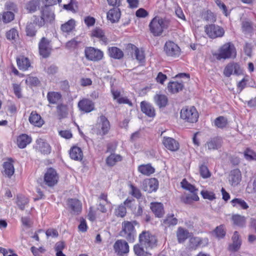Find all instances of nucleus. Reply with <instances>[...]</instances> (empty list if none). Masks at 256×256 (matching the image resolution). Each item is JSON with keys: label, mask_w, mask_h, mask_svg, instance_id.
I'll use <instances>...</instances> for the list:
<instances>
[{"label": "nucleus", "mask_w": 256, "mask_h": 256, "mask_svg": "<svg viewBox=\"0 0 256 256\" xmlns=\"http://www.w3.org/2000/svg\"><path fill=\"white\" fill-rule=\"evenodd\" d=\"M108 53L110 57L115 59H120L124 56L122 50L114 46L108 48Z\"/></svg>", "instance_id": "nucleus-39"}, {"label": "nucleus", "mask_w": 256, "mask_h": 256, "mask_svg": "<svg viewBox=\"0 0 256 256\" xmlns=\"http://www.w3.org/2000/svg\"><path fill=\"white\" fill-rule=\"evenodd\" d=\"M241 180V172L238 169H234L230 172L229 182L232 186L238 185Z\"/></svg>", "instance_id": "nucleus-24"}, {"label": "nucleus", "mask_w": 256, "mask_h": 256, "mask_svg": "<svg viewBox=\"0 0 256 256\" xmlns=\"http://www.w3.org/2000/svg\"><path fill=\"white\" fill-rule=\"evenodd\" d=\"M46 98L50 104H58L62 102V96L60 92H49L47 94Z\"/></svg>", "instance_id": "nucleus-23"}, {"label": "nucleus", "mask_w": 256, "mask_h": 256, "mask_svg": "<svg viewBox=\"0 0 256 256\" xmlns=\"http://www.w3.org/2000/svg\"><path fill=\"white\" fill-rule=\"evenodd\" d=\"M234 224L240 227H244L246 226V218L239 214H235L232 216Z\"/></svg>", "instance_id": "nucleus-43"}, {"label": "nucleus", "mask_w": 256, "mask_h": 256, "mask_svg": "<svg viewBox=\"0 0 256 256\" xmlns=\"http://www.w3.org/2000/svg\"><path fill=\"white\" fill-rule=\"evenodd\" d=\"M242 72L240 65L234 62L227 64L224 70V74L226 77H230L232 74L239 75Z\"/></svg>", "instance_id": "nucleus-16"}, {"label": "nucleus", "mask_w": 256, "mask_h": 256, "mask_svg": "<svg viewBox=\"0 0 256 256\" xmlns=\"http://www.w3.org/2000/svg\"><path fill=\"white\" fill-rule=\"evenodd\" d=\"M154 102L158 107H164L168 104V98L164 94H156L154 96Z\"/></svg>", "instance_id": "nucleus-33"}, {"label": "nucleus", "mask_w": 256, "mask_h": 256, "mask_svg": "<svg viewBox=\"0 0 256 256\" xmlns=\"http://www.w3.org/2000/svg\"><path fill=\"white\" fill-rule=\"evenodd\" d=\"M236 52L234 45L230 42H227L222 45L219 50L218 53L215 56L218 60L234 58Z\"/></svg>", "instance_id": "nucleus-4"}, {"label": "nucleus", "mask_w": 256, "mask_h": 256, "mask_svg": "<svg viewBox=\"0 0 256 256\" xmlns=\"http://www.w3.org/2000/svg\"><path fill=\"white\" fill-rule=\"evenodd\" d=\"M174 216V215L173 214L168 215L166 218L164 220L163 224L165 226L176 225L178 223V220Z\"/></svg>", "instance_id": "nucleus-46"}, {"label": "nucleus", "mask_w": 256, "mask_h": 256, "mask_svg": "<svg viewBox=\"0 0 256 256\" xmlns=\"http://www.w3.org/2000/svg\"><path fill=\"white\" fill-rule=\"evenodd\" d=\"M26 32L28 36H35L36 30L34 26V24L33 22L28 23L26 27Z\"/></svg>", "instance_id": "nucleus-52"}, {"label": "nucleus", "mask_w": 256, "mask_h": 256, "mask_svg": "<svg viewBox=\"0 0 256 256\" xmlns=\"http://www.w3.org/2000/svg\"><path fill=\"white\" fill-rule=\"evenodd\" d=\"M6 38L9 40H14L18 36V32L15 28H12L6 34Z\"/></svg>", "instance_id": "nucleus-57"}, {"label": "nucleus", "mask_w": 256, "mask_h": 256, "mask_svg": "<svg viewBox=\"0 0 256 256\" xmlns=\"http://www.w3.org/2000/svg\"><path fill=\"white\" fill-rule=\"evenodd\" d=\"M138 225V223L134 220L132 222L124 221L122 223V230L120 232L121 236L125 238L130 242H134L136 232L134 226Z\"/></svg>", "instance_id": "nucleus-3"}, {"label": "nucleus", "mask_w": 256, "mask_h": 256, "mask_svg": "<svg viewBox=\"0 0 256 256\" xmlns=\"http://www.w3.org/2000/svg\"><path fill=\"white\" fill-rule=\"evenodd\" d=\"M242 30L244 32H250L252 30L251 23L248 22H242Z\"/></svg>", "instance_id": "nucleus-61"}, {"label": "nucleus", "mask_w": 256, "mask_h": 256, "mask_svg": "<svg viewBox=\"0 0 256 256\" xmlns=\"http://www.w3.org/2000/svg\"><path fill=\"white\" fill-rule=\"evenodd\" d=\"M244 158L248 161H256V152L247 148L244 152Z\"/></svg>", "instance_id": "nucleus-45"}, {"label": "nucleus", "mask_w": 256, "mask_h": 256, "mask_svg": "<svg viewBox=\"0 0 256 256\" xmlns=\"http://www.w3.org/2000/svg\"><path fill=\"white\" fill-rule=\"evenodd\" d=\"M14 18V14L10 11L4 12L0 14V20L5 24L12 22Z\"/></svg>", "instance_id": "nucleus-37"}, {"label": "nucleus", "mask_w": 256, "mask_h": 256, "mask_svg": "<svg viewBox=\"0 0 256 256\" xmlns=\"http://www.w3.org/2000/svg\"><path fill=\"white\" fill-rule=\"evenodd\" d=\"M58 174L56 170L52 168H48L44 176V183L50 187L54 186L58 183Z\"/></svg>", "instance_id": "nucleus-11"}, {"label": "nucleus", "mask_w": 256, "mask_h": 256, "mask_svg": "<svg viewBox=\"0 0 256 256\" xmlns=\"http://www.w3.org/2000/svg\"><path fill=\"white\" fill-rule=\"evenodd\" d=\"M164 51L168 56L176 57L180 53V50L178 46L172 41L166 42L164 46Z\"/></svg>", "instance_id": "nucleus-12"}, {"label": "nucleus", "mask_w": 256, "mask_h": 256, "mask_svg": "<svg viewBox=\"0 0 256 256\" xmlns=\"http://www.w3.org/2000/svg\"><path fill=\"white\" fill-rule=\"evenodd\" d=\"M90 36L92 38H97L102 44L106 45L108 44V38L105 35L104 31L100 28H96L91 32Z\"/></svg>", "instance_id": "nucleus-18"}, {"label": "nucleus", "mask_w": 256, "mask_h": 256, "mask_svg": "<svg viewBox=\"0 0 256 256\" xmlns=\"http://www.w3.org/2000/svg\"><path fill=\"white\" fill-rule=\"evenodd\" d=\"M84 22L87 26H92L96 22V19L94 17L88 16L84 18Z\"/></svg>", "instance_id": "nucleus-62"}, {"label": "nucleus", "mask_w": 256, "mask_h": 256, "mask_svg": "<svg viewBox=\"0 0 256 256\" xmlns=\"http://www.w3.org/2000/svg\"><path fill=\"white\" fill-rule=\"evenodd\" d=\"M169 21L159 17L154 18L150 22L149 26L150 32L154 36H159L163 31L168 28Z\"/></svg>", "instance_id": "nucleus-2"}, {"label": "nucleus", "mask_w": 256, "mask_h": 256, "mask_svg": "<svg viewBox=\"0 0 256 256\" xmlns=\"http://www.w3.org/2000/svg\"><path fill=\"white\" fill-rule=\"evenodd\" d=\"M200 194L204 199L212 200L216 198L215 194L212 192L203 190Z\"/></svg>", "instance_id": "nucleus-56"}, {"label": "nucleus", "mask_w": 256, "mask_h": 256, "mask_svg": "<svg viewBox=\"0 0 256 256\" xmlns=\"http://www.w3.org/2000/svg\"><path fill=\"white\" fill-rule=\"evenodd\" d=\"M70 158L75 160H81L83 158V152L82 149L76 146L72 147L70 150Z\"/></svg>", "instance_id": "nucleus-25"}, {"label": "nucleus", "mask_w": 256, "mask_h": 256, "mask_svg": "<svg viewBox=\"0 0 256 256\" xmlns=\"http://www.w3.org/2000/svg\"><path fill=\"white\" fill-rule=\"evenodd\" d=\"M150 209L157 217L161 218L164 214L163 204L161 202H152Z\"/></svg>", "instance_id": "nucleus-26"}, {"label": "nucleus", "mask_w": 256, "mask_h": 256, "mask_svg": "<svg viewBox=\"0 0 256 256\" xmlns=\"http://www.w3.org/2000/svg\"><path fill=\"white\" fill-rule=\"evenodd\" d=\"M180 114V118L188 122H196L198 118V114L194 106H186L182 108Z\"/></svg>", "instance_id": "nucleus-5"}, {"label": "nucleus", "mask_w": 256, "mask_h": 256, "mask_svg": "<svg viewBox=\"0 0 256 256\" xmlns=\"http://www.w3.org/2000/svg\"><path fill=\"white\" fill-rule=\"evenodd\" d=\"M114 248L118 255L122 256L129 252V246L124 240H120L116 242Z\"/></svg>", "instance_id": "nucleus-13"}, {"label": "nucleus", "mask_w": 256, "mask_h": 256, "mask_svg": "<svg viewBox=\"0 0 256 256\" xmlns=\"http://www.w3.org/2000/svg\"><path fill=\"white\" fill-rule=\"evenodd\" d=\"M190 248L196 250L198 246H204L208 244V238H202L199 237L190 238L189 240Z\"/></svg>", "instance_id": "nucleus-20"}, {"label": "nucleus", "mask_w": 256, "mask_h": 256, "mask_svg": "<svg viewBox=\"0 0 256 256\" xmlns=\"http://www.w3.org/2000/svg\"><path fill=\"white\" fill-rule=\"evenodd\" d=\"M84 54L87 60L94 62L100 60L104 56V52L102 50L93 47L86 48Z\"/></svg>", "instance_id": "nucleus-8"}, {"label": "nucleus", "mask_w": 256, "mask_h": 256, "mask_svg": "<svg viewBox=\"0 0 256 256\" xmlns=\"http://www.w3.org/2000/svg\"><path fill=\"white\" fill-rule=\"evenodd\" d=\"M98 210H94L92 207L90 208L88 217L90 221H94L98 217Z\"/></svg>", "instance_id": "nucleus-58"}, {"label": "nucleus", "mask_w": 256, "mask_h": 256, "mask_svg": "<svg viewBox=\"0 0 256 256\" xmlns=\"http://www.w3.org/2000/svg\"><path fill=\"white\" fill-rule=\"evenodd\" d=\"M182 186L183 188L190 191V192H196L198 190L194 186L188 183L186 180H183L181 182Z\"/></svg>", "instance_id": "nucleus-51"}, {"label": "nucleus", "mask_w": 256, "mask_h": 256, "mask_svg": "<svg viewBox=\"0 0 256 256\" xmlns=\"http://www.w3.org/2000/svg\"><path fill=\"white\" fill-rule=\"evenodd\" d=\"M54 19V12L46 6H44L41 9L40 16H34L32 20L36 26L38 28H41L44 26L46 22H51Z\"/></svg>", "instance_id": "nucleus-1"}, {"label": "nucleus", "mask_w": 256, "mask_h": 256, "mask_svg": "<svg viewBox=\"0 0 256 256\" xmlns=\"http://www.w3.org/2000/svg\"><path fill=\"white\" fill-rule=\"evenodd\" d=\"M76 22L74 19H70L67 22L62 24L61 30L66 33L70 32L75 27Z\"/></svg>", "instance_id": "nucleus-40"}, {"label": "nucleus", "mask_w": 256, "mask_h": 256, "mask_svg": "<svg viewBox=\"0 0 256 256\" xmlns=\"http://www.w3.org/2000/svg\"><path fill=\"white\" fill-rule=\"evenodd\" d=\"M232 204L237 208L246 210L248 208L247 203L241 198H236L232 200Z\"/></svg>", "instance_id": "nucleus-38"}, {"label": "nucleus", "mask_w": 256, "mask_h": 256, "mask_svg": "<svg viewBox=\"0 0 256 256\" xmlns=\"http://www.w3.org/2000/svg\"><path fill=\"white\" fill-rule=\"evenodd\" d=\"M122 160L120 155L116 154H112L106 160V163L109 166H114L117 162Z\"/></svg>", "instance_id": "nucleus-41"}, {"label": "nucleus", "mask_w": 256, "mask_h": 256, "mask_svg": "<svg viewBox=\"0 0 256 256\" xmlns=\"http://www.w3.org/2000/svg\"><path fill=\"white\" fill-rule=\"evenodd\" d=\"M36 148L38 152L44 154H49L51 152V147L50 145L42 138L37 140Z\"/></svg>", "instance_id": "nucleus-21"}, {"label": "nucleus", "mask_w": 256, "mask_h": 256, "mask_svg": "<svg viewBox=\"0 0 256 256\" xmlns=\"http://www.w3.org/2000/svg\"><path fill=\"white\" fill-rule=\"evenodd\" d=\"M4 169L3 174L8 178H10L14 174V168L12 162L8 160L3 164Z\"/></svg>", "instance_id": "nucleus-32"}, {"label": "nucleus", "mask_w": 256, "mask_h": 256, "mask_svg": "<svg viewBox=\"0 0 256 256\" xmlns=\"http://www.w3.org/2000/svg\"><path fill=\"white\" fill-rule=\"evenodd\" d=\"M215 2L225 16H228L230 15V11L228 10L227 7L224 2L220 0H215Z\"/></svg>", "instance_id": "nucleus-53"}, {"label": "nucleus", "mask_w": 256, "mask_h": 256, "mask_svg": "<svg viewBox=\"0 0 256 256\" xmlns=\"http://www.w3.org/2000/svg\"><path fill=\"white\" fill-rule=\"evenodd\" d=\"M32 142L31 137L26 134L19 136L17 138V144L19 148H24Z\"/></svg>", "instance_id": "nucleus-29"}, {"label": "nucleus", "mask_w": 256, "mask_h": 256, "mask_svg": "<svg viewBox=\"0 0 256 256\" xmlns=\"http://www.w3.org/2000/svg\"><path fill=\"white\" fill-rule=\"evenodd\" d=\"M214 233L217 238H223L226 235V230L224 226L220 225L218 226H217L214 230Z\"/></svg>", "instance_id": "nucleus-50"}, {"label": "nucleus", "mask_w": 256, "mask_h": 256, "mask_svg": "<svg viewBox=\"0 0 256 256\" xmlns=\"http://www.w3.org/2000/svg\"><path fill=\"white\" fill-rule=\"evenodd\" d=\"M162 144L168 150L175 152L179 148V144L173 138L164 136L162 139Z\"/></svg>", "instance_id": "nucleus-19"}, {"label": "nucleus", "mask_w": 256, "mask_h": 256, "mask_svg": "<svg viewBox=\"0 0 256 256\" xmlns=\"http://www.w3.org/2000/svg\"><path fill=\"white\" fill-rule=\"evenodd\" d=\"M5 8L8 11H13L14 12H16L18 8L16 5L12 2H8L5 4Z\"/></svg>", "instance_id": "nucleus-60"}, {"label": "nucleus", "mask_w": 256, "mask_h": 256, "mask_svg": "<svg viewBox=\"0 0 256 256\" xmlns=\"http://www.w3.org/2000/svg\"><path fill=\"white\" fill-rule=\"evenodd\" d=\"M175 13L176 16L179 18L180 19L185 21L186 20V17L185 16L183 12V11L182 9L178 6H177L175 8Z\"/></svg>", "instance_id": "nucleus-63"}, {"label": "nucleus", "mask_w": 256, "mask_h": 256, "mask_svg": "<svg viewBox=\"0 0 256 256\" xmlns=\"http://www.w3.org/2000/svg\"><path fill=\"white\" fill-rule=\"evenodd\" d=\"M242 241H232V243L229 246L228 248L230 251H237L240 247Z\"/></svg>", "instance_id": "nucleus-59"}, {"label": "nucleus", "mask_w": 256, "mask_h": 256, "mask_svg": "<svg viewBox=\"0 0 256 256\" xmlns=\"http://www.w3.org/2000/svg\"><path fill=\"white\" fill-rule=\"evenodd\" d=\"M132 48L134 51V56L136 58L140 63L144 62L145 60L144 50L142 48H138L134 45Z\"/></svg>", "instance_id": "nucleus-36"}, {"label": "nucleus", "mask_w": 256, "mask_h": 256, "mask_svg": "<svg viewBox=\"0 0 256 256\" xmlns=\"http://www.w3.org/2000/svg\"><path fill=\"white\" fill-rule=\"evenodd\" d=\"M140 108L143 113L147 116L153 118L156 115L155 110L154 106L150 103L142 101L140 102Z\"/></svg>", "instance_id": "nucleus-22"}, {"label": "nucleus", "mask_w": 256, "mask_h": 256, "mask_svg": "<svg viewBox=\"0 0 256 256\" xmlns=\"http://www.w3.org/2000/svg\"><path fill=\"white\" fill-rule=\"evenodd\" d=\"M30 122L34 126L40 127L44 124V120L42 119L40 116L36 112H32L29 117Z\"/></svg>", "instance_id": "nucleus-27"}, {"label": "nucleus", "mask_w": 256, "mask_h": 256, "mask_svg": "<svg viewBox=\"0 0 256 256\" xmlns=\"http://www.w3.org/2000/svg\"><path fill=\"white\" fill-rule=\"evenodd\" d=\"M200 176L204 178H206L210 176V173L208 167L204 165H202L200 166Z\"/></svg>", "instance_id": "nucleus-55"}, {"label": "nucleus", "mask_w": 256, "mask_h": 256, "mask_svg": "<svg viewBox=\"0 0 256 256\" xmlns=\"http://www.w3.org/2000/svg\"><path fill=\"white\" fill-rule=\"evenodd\" d=\"M97 126L98 128V134L104 136L109 132L110 124L107 118L104 115H102L98 118Z\"/></svg>", "instance_id": "nucleus-10"}, {"label": "nucleus", "mask_w": 256, "mask_h": 256, "mask_svg": "<svg viewBox=\"0 0 256 256\" xmlns=\"http://www.w3.org/2000/svg\"><path fill=\"white\" fill-rule=\"evenodd\" d=\"M126 210L123 204L120 205L115 210V214L117 216L122 218L125 216Z\"/></svg>", "instance_id": "nucleus-54"}, {"label": "nucleus", "mask_w": 256, "mask_h": 256, "mask_svg": "<svg viewBox=\"0 0 256 256\" xmlns=\"http://www.w3.org/2000/svg\"><path fill=\"white\" fill-rule=\"evenodd\" d=\"M204 29L207 35L211 38H221L224 36L225 32L222 28L212 24L206 25Z\"/></svg>", "instance_id": "nucleus-7"}, {"label": "nucleus", "mask_w": 256, "mask_h": 256, "mask_svg": "<svg viewBox=\"0 0 256 256\" xmlns=\"http://www.w3.org/2000/svg\"><path fill=\"white\" fill-rule=\"evenodd\" d=\"M144 248L140 244H135L134 246V254L138 256H146L147 252L145 251Z\"/></svg>", "instance_id": "nucleus-48"}, {"label": "nucleus", "mask_w": 256, "mask_h": 256, "mask_svg": "<svg viewBox=\"0 0 256 256\" xmlns=\"http://www.w3.org/2000/svg\"><path fill=\"white\" fill-rule=\"evenodd\" d=\"M158 186V182L155 178L145 180L142 184V188L148 193L156 192Z\"/></svg>", "instance_id": "nucleus-15"}, {"label": "nucleus", "mask_w": 256, "mask_h": 256, "mask_svg": "<svg viewBox=\"0 0 256 256\" xmlns=\"http://www.w3.org/2000/svg\"><path fill=\"white\" fill-rule=\"evenodd\" d=\"M78 108L81 112L88 113L94 110V103L90 100L84 98L78 102Z\"/></svg>", "instance_id": "nucleus-14"}, {"label": "nucleus", "mask_w": 256, "mask_h": 256, "mask_svg": "<svg viewBox=\"0 0 256 256\" xmlns=\"http://www.w3.org/2000/svg\"><path fill=\"white\" fill-rule=\"evenodd\" d=\"M189 232L182 227H178L176 231V237L179 243H183L189 237H190Z\"/></svg>", "instance_id": "nucleus-28"}, {"label": "nucleus", "mask_w": 256, "mask_h": 256, "mask_svg": "<svg viewBox=\"0 0 256 256\" xmlns=\"http://www.w3.org/2000/svg\"><path fill=\"white\" fill-rule=\"evenodd\" d=\"M28 202L27 198L23 196H18L17 197L16 204L19 208L23 210L25 208V206Z\"/></svg>", "instance_id": "nucleus-47"}, {"label": "nucleus", "mask_w": 256, "mask_h": 256, "mask_svg": "<svg viewBox=\"0 0 256 256\" xmlns=\"http://www.w3.org/2000/svg\"><path fill=\"white\" fill-rule=\"evenodd\" d=\"M68 206L70 213L72 214H78L82 211V204L77 199H69L68 201Z\"/></svg>", "instance_id": "nucleus-17"}, {"label": "nucleus", "mask_w": 256, "mask_h": 256, "mask_svg": "<svg viewBox=\"0 0 256 256\" xmlns=\"http://www.w3.org/2000/svg\"><path fill=\"white\" fill-rule=\"evenodd\" d=\"M228 124L227 119L224 116H219L214 120L215 126L218 128H222L226 126Z\"/></svg>", "instance_id": "nucleus-49"}, {"label": "nucleus", "mask_w": 256, "mask_h": 256, "mask_svg": "<svg viewBox=\"0 0 256 256\" xmlns=\"http://www.w3.org/2000/svg\"><path fill=\"white\" fill-rule=\"evenodd\" d=\"M52 50L51 40L45 37H42L38 43L40 54L43 58L49 56Z\"/></svg>", "instance_id": "nucleus-9"}, {"label": "nucleus", "mask_w": 256, "mask_h": 256, "mask_svg": "<svg viewBox=\"0 0 256 256\" xmlns=\"http://www.w3.org/2000/svg\"><path fill=\"white\" fill-rule=\"evenodd\" d=\"M78 44V42L75 39H72L66 43V48L68 50H72L76 48Z\"/></svg>", "instance_id": "nucleus-64"}, {"label": "nucleus", "mask_w": 256, "mask_h": 256, "mask_svg": "<svg viewBox=\"0 0 256 256\" xmlns=\"http://www.w3.org/2000/svg\"><path fill=\"white\" fill-rule=\"evenodd\" d=\"M120 16V14L119 10L116 8L110 10L107 13V18L112 23L118 21Z\"/></svg>", "instance_id": "nucleus-30"}, {"label": "nucleus", "mask_w": 256, "mask_h": 256, "mask_svg": "<svg viewBox=\"0 0 256 256\" xmlns=\"http://www.w3.org/2000/svg\"><path fill=\"white\" fill-rule=\"evenodd\" d=\"M139 242L146 250L156 246V239L149 232H142L139 236Z\"/></svg>", "instance_id": "nucleus-6"}, {"label": "nucleus", "mask_w": 256, "mask_h": 256, "mask_svg": "<svg viewBox=\"0 0 256 256\" xmlns=\"http://www.w3.org/2000/svg\"><path fill=\"white\" fill-rule=\"evenodd\" d=\"M16 62L20 70H26L30 66L28 59L24 56L17 58Z\"/></svg>", "instance_id": "nucleus-35"}, {"label": "nucleus", "mask_w": 256, "mask_h": 256, "mask_svg": "<svg viewBox=\"0 0 256 256\" xmlns=\"http://www.w3.org/2000/svg\"><path fill=\"white\" fill-rule=\"evenodd\" d=\"M183 87L184 85L182 82H170L168 86V91L172 94L177 93L182 90Z\"/></svg>", "instance_id": "nucleus-31"}, {"label": "nucleus", "mask_w": 256, "mask_h": 256, "mask_svg": "<svg viewBox=\"0 0 256 256\" xmlns=\"http://www.w3.org/2000/svg\"><path fill=\"white\" fill-rule=\"evenodd\" d=\"M221 140L219 138H215L208 140L206 144V146L210 150H216L220 147Z\"/></svg>", "instance_id": "nucleus-42"}, {"label": "nucleus", "mask_w": 256, "mask_h": 256, "mask_svg": "<svg viewBox=\"0 0 256 256\" xmlns=\"http://www.w3.org/2000/svg\"><path fill=\"white\" fill-rule=\"evenodd\" d=\"M40 4V0H32L26 4V9L30 12L36 11Z\"/></svg>", "instance_id": "nucleus-44"}, {"label": "nucleus", "mask_w": 256, "mask_h": 256, "mask_svg": "<svg viewBox=\"0 0 256 256\" xmlns=\"http://www.w3.org/2000/svg\"><path fill=\"white\" fill-rule=\"evenodd\" d=\"M138 171L144 175L150 176L154 172L155 170L150 164H146L140 166Z\"/></svg>", "instance_id": "nucleus-34"}]
</instances>
